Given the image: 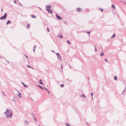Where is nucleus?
<instances>
[{
  "label": "nucleus",
  "instance_id": "1",
  "mask_svg": "<svg viewBox=\"0 0 126 126\" xmlns=\"http://www.w3.org/2000/svg\"><path fill=\"white\" fill-rule=\"evenodd\" d=\"M7 116V118H11L13 116V113L9 109H6L5 112L4 113Z\"/></svg>",
  "mask_w": 126,
  "mask_h": 126
},
{
  "label": "nucleus",
  "instance_id": "2",
  "mask_svg": "<svg viewBox=\"0 0 126 126\" xmlns=\"http://www.w3.org/2000/svg\"><path fill=\"white\" fill-rule=\"evenodd\" d=\"M7 13H5L4 14V15L3 16H1L0 18V20H2L3 19H5L7 17Z\"/></svg>",
  "mask_w": 126,
  "mask_h": 126
},
{
  "label": "nucleus",
  "instance_id": "3",
  "mask_svg": "<svg viewBox=\"0 0 126 126\" xmlns=\"http://www.w3.org/2000/svg\"><path fill=\"white\" fill-rule=\"evenodd\" d=\"M46 8L47 9V10H46L47 11H48V12L49 13H52L53 12L52 11V10H50V9L47 8V6H46Z\"/></svg>",
  "mask_w": 126,
  "mask_h": 126
},
{
  "label": "nucleus",
  "instance_id": "4",
  "mask_svg": "<svg viewBox=\"0 0 126 126\" xmlns=\"http://www.w3.org/2000/svg\"><path fill=\"white\" fill-rule=\"evenodd\" d=\"M56 16L58 20H60L62 19V17L60 16L59 15H57V14H56Z\"/></svg>",
  "mask_w": 126,
  "mask_h": 126
},
{
  "label": "nucleus",
  "instance_id": "5",
  "mask_svg": "<svg viewBox=\"0 0 126 126\" xmlns=\"http://www.w3.org/2000/svg\"><path fill=\"white\" fill-rule=\"evenodd\" d=\"M77 12H80L82 11V9L80 8H77Z\"/></svg>",
  "mask_w": 126,
  "mask_h": 126
},
{
  "label": "nucleus",
  "instance_id": "6",
  "mask_svg": "<svg viewBox=\"0 0 126 126\" xmlns=\"http://www.w3.org/2000/svg\"><path fill=\"white\" fill-rule=\"evenodd\" d=\"M58 59L60 61H62V59L61 57V56L60 55L58 56H57Z\"/></svg>",
  "mask_w": 126,
  "mask_h": 126
},
{
  "label": "nucleus",
  "instance_id": "7",
  "mask_svg": "<svg viewBox=\"0 0 126 126\" xmlns=\"http://www.w3.org/2000/svg\"><path fill=\"white\" fill-rule=\"evenodd\" d=\"M80 96L81 97H82L83 98H86V96L84 94H82L80 95Z\"/></svg>",
  "mask_w": 126,
  "mask_h": 126
},
{
  "label": "nucleus",
  "instance_id": "8",
  "mask_svg": "<svg viewBox=\"0 0 126 126\" xmlns=\"http://www.w3.org/2000/svg\"><path fill=\"white\" fill-rule=\"evenodd\" d=\"M104 52H101L100 54V55L102 57L104 55Z\"/></svg>",
  "mask_w": 126,
  "mask_h": 126
},
{
  "label": "nucleus",
  "instance_id": "9",
  "mask_svg": "<svg viewBox=\"0 0 126 126\" xmlns=\"http://www.w3.org/2000/svg\"><path fill=\"white\" fill-rule=\"evenodd\" d=\"M18 94H19V95H18V96L19 97H22V96L21 94L19 92H18Z\"/></svg>",
  "mask_w": 126,
  "mask_h": 126
},
{
  "label": "nucleus",
  "instance_id": "10",
  "mask_svg": "<svg viewBox=\"0 0 126 126\" xmlns=\"http://www.w3.org/2000/svg\"><path fill=\"white\" fill-rule=\"evenodd\" d=\"M111 8H113V9H115V7L114 5V4H112V5Z\"/></svg>",
  "mask_w": 126,
  "mask_h": 126
},
{
  "label": "nucleus",
  "instance_id": "11",
  "mask_svg": "<svg viewBox=\"0 0 126 126\" xmlns=\"http://www.w3.org/2000/svg\"><path fill=\"white\" fill-rule=\"evenodd\" d=\"M31 17L32 18H36V17L34 15H31Z\"/></svg>",
  "mask_w": 126,
  "mask_h": 126
},
{
  "label": "nucleus",
  "instance_id": "12",
  "mask_svg": "<svg viewBox=\"0 0 126 126\" xmlns=\"http://www.w3.org/2000/svg\"><path fill=\"white\" fill-rule=\"evenodd\" d=\"M39 83H40V84H43V82H42V80L41 79H40L39 80Z\"/></svg>",
  "mask_w": 126,
  "mask_h": 126
},
{
  "label": "nucleus",
  "instance_id": "13",
  "mask_svg": "<svg viewBox=\"0 0 126 126\" xmlns=\"http://www.w3.org/2000/svg\"><path fill=\"white\" fill-rule=\"evenodd\" d=\"M11 23V22L10 21L8 20L7 21V25L8 24H9Z\"/></svg>",
  "mask_w": 126,
  "mask_h": 126
},
{
  "label": "nucleus",
  "instance_id": "14",
  "mask_svg": "<svg viewBox=\"0 0 126 126\" xmlns=\"http://www.w3.org/2000/svg\"><path fill=\"white\" fill-rule=\"evenodd\" d=\"M114 80H117V76H114Z\"/></svg>",
  "mask_w": 126,
  "mask_h": 126
},
{
  "label": "nucleus",
  "instance_id": "15",
  "mask_svg": "<svg viewBox=\"0 0 126 126\" xmlns=\"http://www.w3.org/2000/svg\"><path fill=\"white\" fill-rule=\"evenodd\" d=\"M58 37H60V38H61L63 37V36L61 35V34H60L59 35Z\"/></svg>",
  "mask_w": 126,
  "mask_h": 126
},
{
  "label": "nucleus",
  "instance_id": "16",
  "mask_svg": "<svg viewBox=\"0 0 126 126\" xmlns=\"http://www.w3.org/2000/svg\"><path fill=\"white\" fill-rule=\"evenodd\" d=\"M45 88V89L48 92V94H50V92L46 88Z\"/></svg>",
  "mask_w": 126,
  "mask_h": 126
},
{
  "label": "nucleus",
  "instance_id": "17",
  "mask_svg": "<svg viewBox=\"0 0 126 126\" xmlns=\"http://www.w3.org/2000/svg\"><path fill=\"white\" fill-rule=\"evenodd\" d=\"M21 83L23 84V86L24 87H26L27 86L23 82H21Z\"/></svg>",
  "mask_w": 126,
  "mask_h": 126
},
{
  "label": "nucleus",
  "instance_id": "18",
  "mask_svg": "<svg viewBox=\"0 0 126 126\" xmlns=\"http://www.w3.org/2000/svg\"><path fill=\"white\" fill-rule=\"evenodd\" d=\"M37 86L39 87L40 88H41L42 89H43V88L41 86H40L39 85H37Z\"/></svg>",
  "mask_w": 126,
  "mask_h": 126
},
{
  "label": "nucleus",
  "instance_id": "19",
  "mask_svg": "<svg viewBox=\"0 0 126 126\" xmlns=\"http://www.w3.org/2000/svg\"><path fill=\"white\" fill-rule=\"evenodd\" d=\"M25 124L26 125H27L28 124V122L27 121H25Z\"/></svg>",
  "mask_w": 126,
  "mask_h": 126
},
{
  "label": "nucleus",
  "instance_id": "20",
  "mask_svg": "<svg viewBox=\"0 0 126 126\" xmlns=\"http://www.w3.org/2000/svg\"><path fill=\"white\" fill-rule=\"evenodd\" d=\"M51 6L50 5H47L48 8V9H50V8H51Z\"/></svg>",
  "mask_w": 126,
  "mask_h": 126
},
{
  "label": "nucleus",
  "instance_id": "21",
  "mask_svg": "<svg viewBox=\"0 0 126 126\" xmlns=\"http://www.w3.org/2000/svg\"><path fill=\"white\" fill-rule=\"evenodd\" d=\"M30 26V24H28L27 25V26H26V27L27 28V29H28L29 28V27Z\"/></svg>",
  "mask_w": 126,
  "mask_h": 126
},
{
  "label": "nucleus",
  "instance_id": "22",
  "mask_svg": "<svg viewBox=\"0 0 126 126\" xmlns=\"http://www.w3.org/2000/svg\"><path fill=\"white\" fill-rule=\"evenodd\" d=\"M115 34H113L112 36H111V38H114L115 37Z\"/></svg>",
  "mask_w": 126,
  "mask_h": 126
},
{
  "label": "nucleus",
  "instance_id": "23",
  "mask_svg": "<svg viewBox=\"0 0 126 126\" xmlns=\"http://www.w3.org/2000/svg\"><path fill=\"white\" fill-rule=\"evenodd\" d=\"M91 32H86V33H88V34H89V36H90V33Z\"/></svg>",
  "mask_w": 126,
  "mask_h": 126
},
{
  "label": "nucleus",
  "instance_id": "24",
  "mask_svg": "<svg viewBox=\"0 0 126 126\" xmlns=\"http://www.w3.org/2000/svg\"><path fill=\"white\" fill-rule=\"evenodd\" d=\"M67 43L68 44H70L71 43L70 41L68 40L67 41Z\"/></svg>",
  "mask_w": 126,
  "mask_h": 126
},
{
  "label": "nucleus",
  "instance_id": "25",
  "mask_svg": "<svg viewBox=\"0 0 126 126\" xmlns=\"http://www.w3.org/2000/svg\"><path fill=\"white\" fill-rule=\"evenodd\" d=\"M27 67H29V68H32V69H33L32 67V66H29V65H27Z\"/></svg>",
  "mask_w": 126,
  "mask_h": 126
},
{
  "label": "nucleus",
  "instance_id": "26",
  "mask_svg": "<svg viewBox=\"0 0 126 126\" xmlns=\"http://www.w3.org/2000/svg\"><path fill=\"white\" fill-rule=\"evenodd\" d=\"M64 85L63 84H61L60 85V86L61 87H63L64 86Z\"/></svg>",
  "mask_w": 126,
  "mask_h": 126
},
{
  "label": "nucleus",
  "instance_id": "27",
  "mask_svg": "<svg viewBox=\"0 0 126 126\" xmlns=\"http://www.w3.org/2000/svg\"><path fill=\"white\" fill-rule=\"evenodd\" d=\"M94 47H95V49H94V51H95L96 52L97 51V49L95 47V46H94Z\"/></svg>",
  "mask_w": 126,
  "mask_h": 126
},
{
  "label": "nucleus",
  "instance_id": "28",
  "mask_svg": "<svg viewBox=\"0 0 126 126\" xmlns=\"http://www.w3.org/2000/svg\"><path fill=\"white\" fill-rule=\"evenodd\" d=\"M66 125L67 126H71L68 123L66 124Z\"/></svg>",
  "mask_w": 126,
  "mask_h": 126
},
{
  "label": "nucleus",
  "instance_id": "29",
  "mask_svg": "<svg viewBox=\"0 0 126 126\" xmlns=\"http://www.w3.org/2000/svg\"><path fill=\"white\" fill-rule=\"evenodd\" d=\"M36 47V45H35V46H34L33 47V49H35V48Z\"/></svg>",
  "mask_w": 126,
  "mask_h": 126
},
{
  "label": "nucleus",
  "instance_id": "30",
  "mask_svg": "<svg viewBox=\"0 0 126 126\" xmlns=\"http://www.w3.org/2000/svg\"><path fill=\"white\" fill-rule=\"evenodd\" d=\"M12 100L13 101H14V102L16 101L15 100V98H13Z\"/></svg>",
  "mask_w": 126,
  "mask_h": 126
},
{
  "label": "nucleus",
  "instance_id": "31",
  "mask_svg": "<svg viewBox=\"0 0 126 126\" xmlns=\"http://www.w3.org/2000/svg\"><path fill=\"white\" fill-rule=\"evenodd\" d=\"M56 54L57 56L60 55V54L59 53H57Z\"/></svg>",
  "mask_w": 126,
  "mask_h": 126
},
{
  "label": "nucleus",
  "instance_id": "32",
  "mask_svg": "<svg viewBox=\"0 0 126 126\" xmlns=\"http://www.w3.org/2000/svg\"><path fill=\"white\" fill-rule=\"evenodd\" d=\"M33 118L36 121H37V119L35 117H34Z\"/></svg>",
  "mask_w": 126,
  "mask_h": 126
},
{
  "label": "nucleus",
  "instance_id": "33",
  "mask_svg": "<svg viewBox=\"0 0 126 126\" xmlns=\"http://www.w3.org/2000/svg\"><path fill=\"white\" fill-rule=\"evenodd\" d=\"M47 31L48 32H49V30L48 28H47Z\"/></svg>",
  "mask_w": 126,
  "mask_h": 126
},
{
  "label": "nucleus",
  "instance_id": "34",
  "mask_svg": "<svg viewBox=\"0 0 126 126\" xmlns=\"http://www.w3.org/2000/svg\"><path fill=\"white\" fill-rule=\"evenodd\" d=\"M99 9H100V10H101V11H102V12L103 11V9H101V8H100Z\"/></svg>",
  "mask_w": 126,
  "mask_h": 126
},
{
  "label": "nucleus",
  "instance_id": "35",
  "mask_svg": "<svg viewBox=\"0 0 126 126\" xmlns=\"http://www.w3.org/2000/svg\"><path fill=\"white\" fill-rule=\"evenodd\" d=\"M91 95L92 96H93V93L92 92H91Z\"/></svg>",
  "mask_w": 126,
  "mask_h": 126
},
{
  "label": "nucleus",
  "instance_id": "36",
  "mask_svg": "<svg viewBox=\"0 0 126 126\" xmlns=\"http://www.w3.org/2000/svg\"><path fill=\"white\" fill-rule=\"evenodd\" d=\"M104 60L105 61H106L107 62H108V61L107 60V59H105V60Z\"/></svg>",
  "mask_w": 126,
  "mask_h": 126
},
{
  "label": "nucleus",
  "instance_id": "37",
  "mask_svg": "<svg viewBox=\"0 0 126 126\" xmlns=\"http://www.w3.org/2000/svg\"><path fill=\"white\" fill-rule=\"evenodd\" d=\"M2 93H3V95H4V96H5V94H4V93L3 92V91H2Z\"/></svg>",
  "mask_w": 126,
  "mask_h": 126
},
{
  "label": "nucleus",
  "instance_id": "38",
  "mask_svg": "<svg viewBox=\"0 0 126 126\" xmlns=\"http://www.w3.org/2000/svg\"><path fill=\"white\" fill-rule=\"evenodd\" d=\"M25 55V56H26V57L27 58H28V57L26 55L24 54Z\"/></svg>",
  "mask_w": 126,
  "mask_h": 126
},
{
  "label": "nucleus",
  "instance_id": "39",
  "mask_svg": "<svg viewBox=\"0 0 126 126\" xmlns=\"http://www.w3.org/2000/svg\"><path fill=\"white\" fill-rule=\"evenodd\" d=\"M68 79H67V80L68 81H69L70 82H71V80H68Z\"/></svg>",
  "mask_w": 126,
  "mask_h": 126
},
{
  "label": "nucleus",
  "instance_id": "40",
  "mask_svg": "<svg viewBox=\"0 0 126 126\" xmlns=\"http://www.w3.org/2000/svg\"><path fill=\"white\" fill-rule=\"evenodd\" d=\"M14 2L15 3H16V1L15 0V1H14Z\"/></svg>",
  "mask_w": 126,
  "mask_h": 126
},
{
  "label": "nucleus",
  "instance_id": "41",
  "mask_svg": "<svg viewBox=\"0 0 126 126\" xmlns=\"http://www.w3.org/2000/svg\"><path fill=\"white\" fill-rule=\"evenodd\" d=\"M35 49H33V52H35Z\"/></svg>",
  "mask_w": 126,
  "mask_h": 126
},
{
  "label": "nucleus",
  "instance_id": "42",
  "mask_svg": "<svg viewBox=\"0 0 126 126\" xmlns=\"http://www.w3.org/2000/svg\"><path fill=\"white\" fill-rule=\"evenodd\" d=\"M125 92V91H124V90L123 91V93H124Z\"/></svg>",
  "mask_w": 126,
  "mask_h": 126
},
{
  "label": "nucleus",
  "instance_id": "43",
  "mask_svg": "<svg viewBox=\"0 0 126 126\" xmlns=\"http://www.w3.org/2000/svg\"><path fill=\"white\" fill-rule=\"evenodd\" d=\"M19 3V4H20V5H21V6H22V4H21V3Z\"/></svg>",
  "mask_w": 126,
  "mask_h": 126
},
{
  "label": "nucleus",
  "instance_id": "44",
  "mask_svg": "<svg viewBox=\"0 0 126 126\" xmlns=\"http://www.w3.org/2000/svg\"><path fill=\"white\" fill-rule=\"evenodd\" d=\"M61 67L62 69V64L61 65Z\"/></svg>",
  "mask_w": 126,
  "mask_h": 126
},
{
  "label": "nucleus",
  "instance_id": "45",
  "mask_svg": "<svg viewBox=\"0 0 126 126\" xmlns=\"http://www.w3.org/2000/svg\"><path fill=\"white\" fill-rule=\"evenodd\" d=\"M33 115V116L34 117V115L33 114V115Z\"/></svg>",
  "mask_w": 126,
  "mask_h": 126
},
{
  "label": "nucleus",
  "instance_id": "46",
  "mask_svg": "<svg viewBox=\"0 0 126 126\" xmlns=\"http://www.w3.org/2000/svg\"><path fill=\"white\" fill-rule=\"evenodd\" d=\"M1 11H3V9H1Z\"/></svg>",
  "mask_w": 126,
  "mask_h": 126
},
{
  "label": "nucleus",
  "instance_id": "47",
  "mask_svg": "<svg viewBox=\"0 0 126 126\" xmlns=\"http://www.w3.org/2000/svg\"><path fill=\"white\" fill-rule=\"evenodd\" d=\"M92 99L93 100V97L92 96Z\"/></svg>",
  "mask_w": 126,
  "mask_h": 126
},
{
  "label": "nucleus",
  "instance_id": "48",
  "mask_svg": "<svg viewBox=\"0 0 126 126\" xmlns=\"http://www.w3.org/2000/svg\"><path fill=\"white\" fill-rule=\"evenodd\" d=\"M86 123H87V125H89L86 122Z\"/></svg>",
  "mask_w": 126,
  "mask_h": 126
},
{
  "label": "nucleus",
  "instance_id": "49",
  "mask_svg": "<svg viewBox=\"0 0 126 126\" xmlns=\"http://www.w3.org/2000/svg\"><path fill=\"white\" fill-rule=\"evenodd\" d=\"M69 66L70 68H71V67L70 66Z\"/></svg>",
  "mask_w": 126,
  "mask_h": 126
},
{
  "label": "nucleus",
  "instance_id": "50",
  "mask_svg": "<svg viewBox=\"0 0 126 126\" xmlns=\"http://www.w3.org/2000/svg\"><path fill=\"white\" fill-rule=\"evenodd\" d=\"M52 51H53V52H54V51L53 50H52Z\"/></svg>",
  "mask_w": 126,
  "mask_h": 126
},
{
  "label": "nucleus",
  "instance_id": "51",
  "mask_svg": "<svg viewBox=\"0 0 126 126\" xmlns=\"http://www.w3.org/2000/svg\"><path fill=\"white\" fill-rule=\"evenodd\" d=\"M39 126H40V125H39Z\"/></svg>",
  "mask_w": 126,
  "mask_h": 126
},
{
  "label": "nucleus",
  "instance_id": "52",
  "mask_svg": "<svg viewBox=\"0 0 126 126\" xmlns=\"http://www.w3.org/2000/svg\"><path fill=\"white\" fill-rule=\"evenodd\" d=\"M16 0L18 1V0Z\"/></svg>",
  "mask_w": 126,
  "mask_h": 126
}]
</instances>
